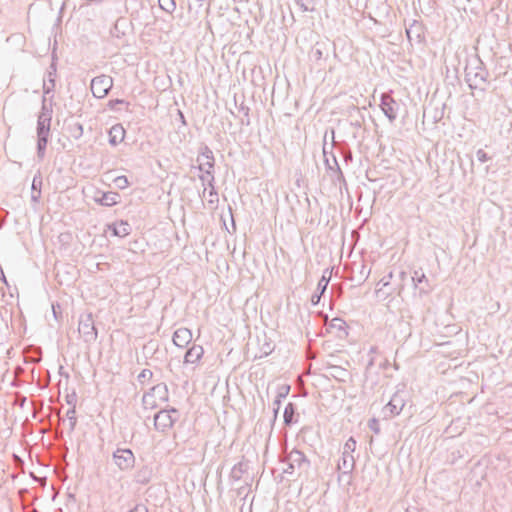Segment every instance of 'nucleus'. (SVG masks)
I'll return each mask as SVG.
<instances>
[{"instance_id": "f257e3e1", "label": "nucleus", "mask_w": 512, "mask_h": 512, "mask_svg": "<svg viewBox=\"0 0 512 512\" xmlns=\"http://www.w3.org/2000/svg\"><path fill=\"white\" fill-rule=\"evenodd\" d=\"M57 65L55 58L53 57L52 63L50 64L47 76L43 82V93L44 95L50 94L55 88V77H56ZM46 96L42 98V107L37 119V156L39 159H43L45 156L46 147L48 144L51 121H52V105H47Z\"/></svg>"}, {"instance_id": "f03ea898", "label": "nucleus", "mask_w": 512, "mask_h": 512, "mask_svg": "<svg viewBox=\"0 0 512 512\" xmlns=\"http://www.w3.org/2000/svg\"><path fill=\"white\" fill-rule=\"evenodd\" d=\"M489 72L478 55L467 60L465 66V80L470 89H476L488 82Z\"/></svg>"}, {"instance_id": "7ed1b4c3", "label": "nucleus", "mask_w": 512, "mask_h": 512, "mask_svg": "<svg viewBox=\"0 0 512 512\" xmlns=\"http://www.w3.org/2000/svg\"><path fill=\"white\" fill-rule=\"evenodd\" d=\"M331 135H332L331 136L332 143H331L330 150L327 149V143H326L327 133H325V135H324V144H323L324 165H325L326 174L329 176L332 183L334 185L341 186V184L345 183L346 181H345L344 174H343V172L339 166V163L337 161V158L333 152V148H334V144H335L334 130H331Z\"/></svg>"}, {"instance_id": "20e7f679", "label": "nucleus", "mask_w": 512, "mask_h": 512, "mask_svg": "<svg viewBox=\"0 0 512 512\" xmlns=\"http://www.w3.org/2000/svg\"><path fill=\"white\" fill-rule=\"evenodd\" d=\"M281 461L287 463V467L283 469V472L290 475L296 471L299 476L306 474L311 466L310 460L306 455L296 448L288 452Z\"/></svg>"}, {"instance_id": "39448f33", "label": "nucleus", "mask_w": 512, "mask_h": 512, "mask_svg": "<svg viewBox=\"0 0 512 512\" xmlns=\"http://www.w3.org/2000/svg\"><path fill=\"white\" fill-rule=\"evenodd\" d=\"M197 162L199 163L198 169L203 174L199 176L202 184L205 185V182H214L215 177L213 173L214 169V155L212 150L208 146H204L201 148V151L197 157Z\"/></svg>"}, {"instance_id": "423d86ee", "label": "nucleus", "mask_w": 512, "mask_h": 512, "mask_svg": "<svg viewBox=\"0 0 512 512\" xmlns=\"http://www.w3.org/2000/svg\"><path fill=\"white\" fill-rule=\"evenodd\" d=\"M179 418V411L175 408L163 409L154 416V426L159 432L166 433Z\"/></svg>"}, {"instance_id": "0eeeda50", "label": "nucleus", "mask_w": 512, "mask_h": 512, "mask_svg": "<svg viewBox=\"0 0 512 512\" xmlns=\"http://www.w3.org/2000/svg\"><path fill=\"white\" fill-rule=\"evenodd\" d=\"M78 332L85 343L92 344L96 341L98 333L91 313L80 316Z\"/></svg>"}, {"instance_id": "6e6552de", "label": "nucleus", "mask_w": 512, "mask_h": 512, "mask_svg": "<svg viewBox=\"0 0 512 512\" xmlns=\"http://www.w3.org/2000/svg\"><path fill=\"white\" fill-rule=\"evenodd\" d=\"M405 403V392L400 390L396 391L382 410L384 417L387 419L399 415Z\"/></svg>"}, {"instance_id": "1a4fd4ad", "label": "nucleus", "mask_w": 512, "mask_h": 512, "mask_svg": "<svg viewBox=\"0 0 512 512\" xmlns=\"http://www.w3.org/2000/svg\"><path fill=\"white\" fill-rule=\"evenodd\" d=\"M113 86V79L107 75L94 77L91 81V91L94 97L104 98Z\"/></svg>"}, {"instance_id": "9d476101", "label": "nucleus", "mask_w": 512, "mask_h": 512, "mask_svg": "<svg viewBox=\"0 0 512 512\" xmlns=\"http://www.w3.org/2000/svg\"><path fill=\"white\" fill-rule=\"evenodd\" d=\"M113 459L117 467L122 471L132 469L135 464V456L133 452L126 448H118L114 451Z\"/></svg>"}, {"instance_id": "9b49d317", "label": "nucleus", "mask_w": 512, "mask_h": 512, "mask_svg": "<svg viewBox=\"0 0 512 512\" xmlns=\"http://www.w3.org/2000/svg\"><path fill=\"white\" fill-rule=\"evenodd\" d=\"M380 108L388 120L392 123L398 117L400 104L387 93L381 95Z\"/></svg>"}, {"instance_id": "f8f14e48", "label": "nucleus", "mask_w": 512, "mask_h": 512, "mask_svg": "<svg viewBox=\"0 0 512 512\" xmlns=\"http://www.w3.org/2000/svg\"><path fill=\"white\" fill-rule=\"evenodd\" d=\"M406 35L409 42L422 43L425 40V27L422 22L412 20L406 27Z\"/></svg>"}, {"instance_id": "ddd939ff", "label": "nucleus", "mask_w": 512, "mask_h": 512, "mask_svg": "<svg viewBox=\"0 0 512 512\" xmlns=\"http://www.w3.org/2000/svg\"><path fill=\"white\" fill-rule=\"evenodd\" d=\"M332 272L329 269H325L321 279L318 282L316 292L311 296L312 305H317L320 302L321 296L327 289L329 281L331 279Z\"/></svg>"}, {"instance_id": "4468645a", "label": "nucleus", "mask_w": 512, "mask_h": 512, "mask_svg": "<svg viewBox=\"0 0 512 512\" xmlns=\"http://www.w3.org/2000/svg\"><path fill=\"white\" fill-rule=\"evenodd\" d=\"M411 279L415 288L419 290L420 295H426L431 292L432 288L422 270L414 271V275L411 277Z\"/></svg>"}, {"instance_id": "2eb2a0df", "label": "nucleus", "mask_w": 512, "mask_h": 512, "mask_svg": "<svg viewBox=\"0 0 512 512\" xmlns=\"http://www.w3.org/2000/svg\"><path fill=\"white\" fill-rule=\"evenodd\" d=\"M172 341L179 348L186 347L192 341L191 330L185 327L177 329L173 334Z\"/></svg>"}, {"instance_id": "dca6fc26", "label": "nucleus", "mask_w": 512, "mask_h": 512, "mask_svg": "<svg viewBox=\"0 0 512 512\" xmlns=\"http://www.w3.org/2000/svg\"><path fill=\"white\" fill-rule=\"evenodd\" d=\"M204 355L201 345L193 344L184 355V364H197Z\"/></svg>"}, {"instance_id": "f3484780", "label": "nucleus", "mask_w": 512, "mask_h": 512, "mask_svg": "<svg viewBox=\"0 0 512 512\" xmlns=\"http://www.w3.org/2000/svg\"><path fill=\"white\" fill-rule=\"evenodd\" d=\"M355 468V458L353 455L343 454L338 461L337 469L342 472L343 476H350Z\"/></svg>"}, {"instance_id": "a211bd4d", "label": "nucleus", "mask_w": 512, "mask_h": 512, "mask_svg": "<svg viewBox=\"0 0 512 512\" xmlns=\"http://www.w3.org/2000/svg\"><path fill=\"white\" fill-rule=\"evenodd\" d=\"M108 134H109V144L111 146H117L118 144H120L121 142L124 141L126 131H125L124 127L122 126V124L118 123V124L113 125L109 129Z\"/></svg>"}, {"instance_id": "6ab92c4d", "label": "nucleus", "mask_w": 512, "mask_h": 512, "mask_svg": "<svg viewBox=\"0 0 512 512\" xmlns=\"http://www.w3.org/2000/svg\"><path fill=\"white\" fill-rule=\"evenodd\" d=\"M101 195L99 197L95 196L94 200L102 206H113L118 203L120 195L117 192H99Z\"/></svg>"}, {"instance_id": "aec40b11", "label": "nucleus", "mask_w": 512, "mask_h": 512, "mask_svg": "<svg viewBox=\"0 0 512 512\" xmlns=\"http://www.w3.org/2000/svg\"><path fill=\"white\" fill-rule=\"evenodd\" d=\"M289 392H290L289 385H281L278 388L276 398L273 401V422H275L277 419L282 399L286 398L287 395L289 394Z\"/></svg>"}, {"instance_id": "412c9836", "label": "nucleus", "mask_w": 512, "mask_h": 512, "mask_svg": "<svg viewBox=\"0 0 512 512\" xmlns=\"http://www.w3.org/2000/svg\"><path fill=\"white\" fill-rule=\"evenodd\" d=\"M149 391H150V394L154 395L158 401H160V402L168 401V387L165 383L156 384Z\"/></svg>"}, {"instance_id": "4be33fe9", "label": "nucleus", "mask_w": 512, "mask_h": 512, "mask_svg": "<svg viewBox=\"0 0 512 512\" xmlns=\"http://www.w3.org/2000/svg\"><path fill=\"white\" fill-rule=\"evenodd\" d=\"M112 230L113 235L118 237H125L130 234L131 227L128 222L121 220L120 222L114 223L109 226Z\"/></svg>"}, {"instance_id": "5701e85b", "label": "nucleus", "mask_w": 512, "mask_h": 512, "mask_svg": "<svg viewBox=\"0 0 512 512\" xmlns=\"http://www.w3.org/2000/svg\"><path fill=\"white\" fill-rule=\"evenodd\" d=\"M296 416V406L293 403H288L285 406L283 418H284V424L286 426H291L292 424L297 422Z\"/></svg>"}, {"instance_id": "b1692460", "label": "nucleus", "mask_w": 512, "mask_h": 512, "mask_svg": "<svg viewBox=\"0 0 512 512\" xmlns=\"http://www.w3.org/2000/svg\"><path fill=\"white\" fill-rule=\"evenodd\" d=\"M329 327L332 328V329H335L339 332L338 336L339 337H343V336H347L348 335V332L346 330L347 328V324L346 322L341 319V318H333L329 324Z\"/></svg>"}, {"instance_id": "393cba45", "label": "nucleus", "mask_w": 512, "mask_h": 512, "mask_svg": "<svg viewBox=\"0 0 512 512\" xmlns=\"http://www.w3.org/2000/svg\"><path fill=\"white\" fill-rule=\"evenodd\" d=\"M248 465L245 462H238L231 470L230 478L233 481H239L243 474L247 471Z\"/></svg>"}, {"instance_id": "a878e982", "label": "nucleus", "mask_w": 512, "mask_h": 512, "mask_svg": "<svg viewBox=\"0 0 512 512\" xmlns=\"http://www.w3.org/2000/svg\"><path fill=\"white\" fill-rule=\"evenodd\" d=\"M126 24V20L123 18H119L114 23L113 27L110 29V34L113 38L122 39L125 35L124 30L122 29L123 25Z\"/></svg>"}, {"instance_id": "bb28decb", "label": "nucleus", "mask_w": 512, "mask_h": 512, "mask_svg": "<svg viewBox=\"0 0 512 512\" xmlns=\"http://www.w3.org/2000/svg\"><path fill=\"white\" fill-rule=\"evenodd\" d=\"M68 132L71 137L78 140L83 135V126L79 122L71 123L68 125Z\"/></svg>"}, {"instance_id": "cd10ccee", "label": "nucleus", "mask_w": 512, "mask_h": 512, "mask_svg": "<svg viewBox=\"0 0 512 512\" xmlns=\"http://www.w3.org/2000/svg\"><path fill=\"white\" fill-rule=\"evenodd\" d=\"M142 403L145 409H154L158 406V400L150 391L146 392L142 397Z\"/></svg>"}, {"instance_id": "c85d7f7f", "label": "nucleus", "mask_w": 512, "mask_h": 512, "mask_svg": "<svg viewBox=\"0 0 512 512\" xmlns=\"http://www.w3.org/2000/svg\"><path fill=\"white\" fill-rule=\"evenodd\" d=\"M136 482L140 484H147L151 479V470L143 468L139 470L135 476Z\"/></svg>"}, {"instance_id": "c756f323", "label": "nucleus", "mask_w": 512, "mask_h": 512, "mask_svg": "<svg viewBox=\"0 0 512 512\" xmlns=\"http://www.w3.org/2000/svg\"><path fill=\"white\" fill-rule=\"evenodd\" d=\"M159 8L168 14H172L176 10L175 0H158Z\"/></svg>"}, {"instance_id": "7c9ffc66", "label": "nucleus", "mask_w": 512, "mask_h": 512, "mask_svg": "<svg viewBox=\"0 0 512 512\" xmlns=\"http://www.w3.org/2000/svg\"><path fill=\"white\" fill-rule=\"evenodd\" d=\"M295 2L303 12H313L315 10L314 0H295Z\"/></svg>"}, {"instance_id": "2f4dec72", "label": "nucleus", "mask_w": 512, "mask_h": 512, "mask_svg": "<svg viewBox=\"0 0 512 512\" xmlns=\"http://www.w3.org/2000/svg\"><path fill=\"white\" fill-rule=\"evenodd\" d=\"M206 185L209 187V202L210 203H214V202H217L218 201V193L216 192L215 190V187H214V182H205V185L204 186V190H203V195H205L206 191H207V187Z\"/></svg>"}, {"instance_id": "473e14b6", "label": "nucleus", "mask_w": 512, "mask_h": 512, "mask_svg": "<svg viewBox=\"0 0 512 512\" xmlns=\"http://www.w3.org/2000/svg\"><path fill=\"white\" fill-rule=\"evenodd\" d=\"M66 416L69 420V428L70 431L73 432L75 430L76 424H77V418H76V408H70L66 412Z\"/></svg>"}, {"instance_id": "72a5a7b5", "label": "nucleus", "mask_w": 512, "mask_h": 512, "mask_svg": "<svg viewBox=\"0 0 512 512\" xmlns=\"http://www.w3.org/2000/svg\"><path fill=\"white\" fill-rule=\"evenodd\" d=\"M356 449V440L353 437H350L344 444L342 453L353 455Z\"/></svg>"}, {"instance_id": "f704fd0d", "label": "nucleus", "mask_w": 512, "mask_h": 512, "mask_svg": "<svg viewBox=\"0 0 512 512\" xmlns=\"http://www.w3.org/2000/svg\"><path fill=\"white\" fill-rule=\"evenodd\" d=\"M392 277H393V273H392V272H390L387 276H384V277H383V278L378 282L377 286H378L379 288L376 290V293H377V294H379V293L382 291V289H383L384 287H387V286H389V285H390V281H391Z\"/></svg>"}, {"instance_id": "c9c22d12", "label": "nucleus", "mask_w": 512, "mask_h": 512, "mask_svg": "<svg viewBox=\"0 0 512 512\" xmlns=\"http://www.w3.org/2000/svg\"><path fill=\"white\" fill-rule=\"evenodd\" d=\"M114 183L117 188L123 190L126 189L129 186V181L126 176H118L114 179Z\"/></svg>"}, {"instance_id": "e433bc0d", "label": "nucleus", "mask_w": 512, "mask_h": 512, "mask_svg": "<svg viewBox=\"0 0 512 512\" xmlns=\"http://www.w3.org/2000/svg\"><path fill=\"white\" fill-rule=\"evenodd\" d=\"M152 376H153V372L151 370L143 369L139 373L137 379H138L139 383L143 384L145 381L150 380L152 378Z\"/></svg>"}, {"instance_id": "4c0bfd02", "label": "nucleus", "mask_w": 512, "mask_h": 512, "mask_svg": "<svg viewBox=\"0 0 512 512\" xmlns=\"http://www.w3.org/2000/svg\"><path fill=\"white\" fill-rule=\"evenodd\" d=\"M239 111L242 113V116L245 117V119H242V124L244 125H249L250 124V119H249V107L244 105V104H241L240 107H239Z\"/></svg>"}, {"instance_id": "58836bf2", "label": "nucleus", "mask_w": 512, "mask_h": 512, "mask_svg": "<svg viewBox=\"0 0 512 512\" xmlns=\"http://www.w3.org/2000/svg\"><path fill=\"white\" fill-rule=\"evenodd\" d=\"M65 400H66V403L71 406L70 408H76L77 394L75 391L67 394L65 397Z\"/></svg>"}, {"instance_id": "ea45409f", "label": "nucleus", "mask_w": 512, "mask_h": 512, "mask_svg": "<svg viewBox=\"0 0 512 512\" xmlns=\"http://www.w3.org/2000/svg\"><path fill=\"white\" fill-rule=\"evenodd\" d=\"M476 156L478 161L481 163H485L490 159L488 154L483 149H478L476 152Z\"/></svg>"}, {"instance_id": "a19ab883", "label": "nucleus", "mask_w": 512, "mask_h": 512, "mask_svg": "<svg viewBox=\"0 0 512 512\" xmlns=\"http://www.w3.org/2000/svg\"><path fill=\"white\" fill-rule=\"evenodd\" d=\"M359 273H360V280L365 281L368 278L369 274H370V269L367 268V266L362 263L360 265V272Z\"/></svg>"}, {"instance_id": "79ce46f5", "label": "nucleus", "mask_w": 512, "mask_h": 512, "mask_svg": "<svg viewBox=\"0 0 512 512\" xmlns=\"http://www.w3.org/2000/svg\"><path fill=\"white\" fill-rule=\"evenodd\" d=\"M369 428L375 433V434H379L380 433V426H379V422L377 419L373 418L369 421V424H368Z\"/></svg>"}, {"instance_id": "37998d69", "label": "nucleus", "mask_w": 512, "mask_h": 512, "mask_svg": "<svg viewBox=\"0 0 512 512\" xmlns=\"http://www.w3.org/2000/svg\"><path fill=\"white\" fill-rule=\"evenodd\" d=\"M128 512H149V511H148V508H147V506L145 504L139 503V504H136Z\"/></svg>"}, {"instance_id": "c03bdc74", "label": "nucleus", "mask_w": 512, "mask_h": 512, "mask_svg": "<svg viewBox=\"0 0 512 512\" xmlns=\"http://www.w3.org/2000/svg\"><path fill=\"white\" fill-rule=\"evenodd\" d=\"M122 104H126L128 106V103L122 99H113L108 102V106L110 109H115L117 105H122Z\"/></svg>"}, {"instance_id": "a18cd8bd", "label": "nucleus", "mask_w": 512, "mask_h": 512, "mask_svg": "<svg viewBox=\"0 0 512 512\" xmlns=\"http://www.w3.org/2000/svg\"><path fill=\"white\" fill-rule=\"evenodd\" d=\"M311 57L316 60V61H319L322 59L323 57V53H322V50L318 47H316L315 49L312 50V54H311Z\"/></svg>"}, {"instance_id": "49530a36", "label": "nucleus", "mask_w": 512, "mask_h": 512, "mask_svg": "<svg viewBox=\"0 0 512 512\" xmlns=\"http://www.w3.org/2000/svg\"><path fill=\"white\" fill-rule=\"evenodd\" d=\"M17 401H18V404L20 407H24L26 401H27V398L23 395H18L17 396Z\"/></svg>"}, {"instance_id": "de8ad7c7", "label": "nucleus", "mask_w": 512, "mask_h": 512, "mask_svg": "<svg viewBox=\"0 0 512 512\" xmlns=\"http://www.w3.org/2000/svg\"><path fill=\"white\" fill-rule=\"evenodd\" d=\"M345 162L352 161V153L350 150L343 152Z\"/></svg>"}, {"instance_id": "09e8293b", "label": "nucleus", "mask_w": 512, "mask_h": 512, "mask_svg": "<svg viewBox=\"0 0 512 512\" xmlns=\"http://www.w3.org/2000/svg\"><path fill=\"white\" fill-rule=\"evenodd\" d=\"M13 458H14L15 463H16L17 465H23V464H24L23 460H22L18 455L13 454Z\"/></svg>"}, {"instance_id": "8fccbe9b", "label": "nucleus", "mask_w": 512, "mask_h": 512, "mask_svg": "<svg viewBox=\"0 0 512 512\" xmlns=\"http://www.w3.org/2000/svg\"><path fill=\"white\" fill-rule=\"evenodd\" d=\"M40 193H41V191H40V190H38V194H37V195H35L34 193H32L31 199H32L33 201L37 202V201H38V199H39V197H40Z\"/></svg>"}, {"instance_id": "3c124183", "label": "nucleus", "mask_w": 512, "mask_h": 512, "mask_svg": "<svg viewBox=\"0 0 512 512\" xmlns=\"http://www.w3.org/2000/svg\"><path fill=\"white\" fill-rule=\"evenodd\" d=\"M178 115H179V117H180L181 122L185 125V124H186V121H185V116H184V114L179 110V111H178Z\"/></svg>"}, {"instance_id": "603ef678", "label": "nucleus", "mask_w": 512, "mask_h": 512, "mask_svg": "<svg viewBox=\"0 0 512 512\" xmlns=\"http://www.w3.org/2000/svg\"><path fill=\"white\" fill-rule=\"evenodd\" d=\"M374 365V358H370V360L367 363L366 369H370Z\"/></svg>"}, {"instance_id": "864d4df0", "label": "nucleus", "mask_w": 512, "mask_h": 512, "mask_svg": "<svg viewBox=\"0 0 512 512\" xmlns=\"http://www.w3.org/2000/svg\"><path fill=\"white\" fill-rule=\"evenodd\" d=\"M378 350L377 346H372L370 349H369V354H374L376 353Z\"/></svg>"}, {"instance_id": "5fc2aeb1", "label": "nucleus", "mask_w": 512, "mask_h": 512, "mask_svg": "<svg viewBox=\"0 0 512 512\" xmlns=\"http://www.w3.org/2000/svg\"><path fill=\"white\" fill-rule=\"evenodd\" d=\"M389 365H390V362H389V360H387V359H386V360L381 364V367H382V368H384V369H386Z\"/></svg>"}, {"instance_id": "6e6d98bb", "label": "nucleus", "mask_w": 512, "mask_h": 512, "mask_svg": "<svg viewBox=\"0 0 512 512\" xmlns=\"http://www.w3.org/2000/svg\"><path fill=\"white\" fill-rule=\"evenodd\" d=\"M37 188V185H36V177H34L33 179V183H32V190L35 191Z\"/></svg>"}, {"instance_id": "4d7b16f0", "label": "nucleus", "mask_w": 512, "mask_h": 512, "mask_svg": "<svg viewBox=\"0 0 512 512\" xmlns=\"http://www.w3.org/2000/svg\"><path fill=\"white\" fill-rule=\"evenodd\" d=\"M400 277H401V279H404V278L406 277V273H405L404 271H402V272L400 273Z\"/></svg>"}, {"instance_id": "13d9d810", "label": "nucleus", "mask_w": 512, "mask_h": 512, "mask_svg": "<svg viewBox=\"0 0 512 512\" xmlns=\"http://www.w3.org/2000/svg\"><path fill=\"white\" fill-rule=\"evenodd\" d=\"M393 366H394V368H395L396 370H398V369H399V365H398L396 362L394 363V365H393Z\"/></svg>"}, {"instance_id": "bf43d9fd", "label": "nucleus", "mask_w": 512, "mask_h": 512, "mask_svg": "<svg viewBox=\"0 0 512 512\" xmlns=\"http://www.w3.org/2000/svg\"><path fill=\"white\" fill-rule=\"evenodd\" d=\"M352 125H355L356 127H360V123L359 122L352 123Z\"/></svg>"}, {"instance_id": "052dcab7", "label": "nucleus", "mask_w": 512, "mask_h": 512, "mask_svg": "<svg viewBox=\"0 0 512 512\" xmlns=\"http://www.w3.org/2000/svg\"><path fill=\"white\" fill-rule=\"evenodd\" d=\"M306 430H308V427L302 428L301 432H305Z\"/></svg>"}, {"instance_id": "680f3d73", "label": "nucleus", "mask_w": 512, "mask_h": 512, "mask_svg": "<svg viewBox=\"0 0 512 512\" xmlns=\"http://www.w3.org/2000/svg\"><path fill=\"white\" fill-rule=\"evenodd\" d=\"M35 512H37V511H35Z\"/></svg>"}]
</instances>
